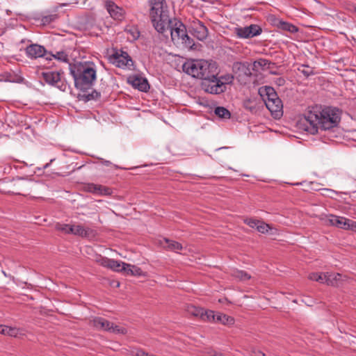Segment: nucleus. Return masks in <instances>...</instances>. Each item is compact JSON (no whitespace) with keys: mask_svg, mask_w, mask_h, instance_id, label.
I'll list each match as a JSON object with an SVG mask.
<instances>
[{"mask_svg":"<svg viewBox=\"0 0 356 356\" xmlns=\"http://www.w3.org/2000/svg\"><path fill=\"white\" fill-rule=\"evenodd\" d=\"M341 114V110L337 107L315 106L305 114L299 124L305 131L316 134L318 129L325 131L337 127Z\"/></svg>","mask_w":356,"mask_h":356,"instance_id":"1","label":"nucleus"},{"mask_svg":"<svg viewBox=\"0 0 356 356\" xmlns=\"http://www.w3.org/2000/svg\"><path fill=\"white\" fill-rule=\"evenodd\" d=\"M70 69L76 89L86 92L93 86L97 76L95 66L86 63H77L70 65Z\"/></svg>","mask_w":356,"mask_h":356,"instance_id":"2","label":"nucleus"},{"mask_svg":"<svg viewBox=\"0 0 356 356\" xmlns=\"http://www.w3.org/2000/svg\"><path fill=\"white\" fill-rule=\"evenodd\" d=\"M149 17L157 32L164 34L166 27L172 23L165 0H149Z\"/></svg>","mask_w":356,"mask_h":356,"instance_id":"3","label":"nucleus"},{"mask_svg":"<svg viewBox=\"0 0 356 356\" xmlns=\"http://www.w3.org/2000/svg\"><path fill=\"white\" fill-rule=\"evenodd\" d=\"M182 69L185 73L193 77L203 80L211 76L213 77L217 66L214 62H209L205 60H191L185 62L182 65Z\"/></svg>","mask_w":356,"mask_h":356,"instance_id":"4","label":"nucleus"},{"mask_svg":"<svg viewBox=\"0 0 356 356\" xmlns=\"http://www.w3.org/2000/svg\"><path fill=\"white\" fill-rule=\"evenodd\" d=\"M63 72L47 70L42 72L44 81L52 86H55L61 91H66L67 84L63 79Z\"/></svg>","mask_w":356,"mask_h":356,"instance_id":"5","label":"nucleus"},{"mask_svg":"<svg viewBox=\"0 0 356 356\" xmlns=\"http://www.w3.org/2000/svg\"><path fill=\"white\" fill-rule=\"evenodd\" d=\"M92 325L97 330L111 333L125 334L127 332L125 327L115 325L102 317H95L93 318Z\"/></svg>","mask_w":356,"mask_h":356,"instance_id":"6","label":"nucleus"},{"mask_svg":"<svg viewBox=\"0 0 356 356\" xmlns=\"http://www.w3.org/2000/svg\"><path fill=\"white\" fill-rule=\"evenodd\" d=\"M218 72L217 70L213 74V77L211 76L209 78H205L202 80L201 86L202 88L208 93L210 94H221L226 90L227 87L223 86V83L218 80L217 77Z\"/></svg>","mask_w":356,"mask_h":356,"instance_id":"7","label":"nucleus"},{"mask_svg":"<svg viewBox=\"0 0 356 356\" xmlns=\"http://www.w3.org/2000/svg\"><path fill=\"white\" fill-rule=\"evenodd\" d=\"M234 76L241 84H245L252 75L250 64L248 62H235L232 65Z\"/></svg>","mask_w":356,"mask_h":356,"instance_id":"8","label":"nucleus"},{"mask_svg":"<svg viewBox=\"0 0 356 356\" xmlns=\"http://www.w3.org/2000/svg\"><path fill=\"white\" fill-rule=\"evenodd\" d=\"M170 31L171 39L174 43L180 44V42L183 41L184 37H186V29L184 24L176 19H172V23L166 27L165 32Z\"/></svg>","mask_w":356,"mask_h":356,"instance_id":"9","label":"nucleus"},{"mask_svg":"<svg viewBox=\"0 0 356 356\" xmlns=\"http://www.w3.org/2000/svg\"><path fill=\"white\" fill-rule=\"evenodd\" d=\"M111 62L118 67L131 70L134 61L127 52L123 51H115L110 58Z\"/></svg>","mask_w":356,"mask_h":356,"instance_id":"10","label":"nucleus"},{"mask_svg":"<svg viewBox=\"0 0 356 356\" xmlns=\"http://www.w3.org/2000/svg\"><path fill=\"white\" fill-rule=\"evenodd\" d=\"M26 55L31 59H36L40 57H45L47 60H51L48 56L46 49L38 44H31L25 49Z\"/></svg>","mask_w":356,"mask_h":356,"instance_id":"11","label":"nucleus"},{"mask_svg":"<svg viewBox=\"0 0 356 356\" xmlns=\"http://www.w3.org/2000/svg\"><path fill=\"white\" fill-rule=\"evenodd\" d=\"M267 108L271 112L275 118H279L282 115L283 105L281 99L276 97L272 100H264Z\"/></svg>","mask_w":356,"mask_h":356,"instance_id":"12","label":"nucleus"},{"mask_svg":"<svg viewBox=\"0 0 356 356\" xmlns=\"http://www.w3.org/2000/svg\"><path fill=\"white\" fill-rule=\"evenodd\" d=\"M105 8L111 17L117 20H122L123 18V10L110 0L105 1Z\"/></svg>","mask_w":356,"mask_h":356,"instance_id":"13","label":"nucleus"},{"mask_svg":"<svg viewBox=\"0 0 356 356\" xmlns=\"http://www.w3.org/2000/svg\"><path fill=\"white\" fill-rule=\"evenodd\" d=\"M71 234L81 237H93L95 235V231L90 227H86L81 225H72Z\"/></svg>","mask_w":356,"mask_h":356,"instance_id":"14","label":"nucleus"},{"mask_svg":"<svg viewBox=\"0 0 356 356\" xmlns=\"http://www.w3.org/2000/svg\"><path fill=\"white\" fill-rule=\"evenodd\" d=\"M326 280L325 284L328 286H338L346 278V275L341 273L327 272L325 273Z\"/></svg>","mask_w":356,"mask_h":356,"instance_id":"15","label":"nucleus"},{"mask_svg":"<svg viewBox=\"0 0 356 356\" xmlns=\"http://www.w3.org/2000/svg\"><path fill=\"white\" fill-rule=\"evenodd\" d=\"M129 82L134 88H137L142 92H147L149 88L147 80L140 76H131L129 79Z\"/></svg>","mask_w":356,"mask_h":356,"instance_id":"16","label":"nucleus"},{"mask_svg":"<svg viewBox=\"0 0 356 356\" xmlns=\"http://www.w3.org/2000/svg\"><path fill=\"white\" fill-rule=\"evenodd\" d=\"M335 227L343 229L356 230V222L345 217L337 216Z\"/></svg>","mask_w":356,"mask_h":356,"instance_id":"17","label":"nucleus"},{"mask_svg":"<svg viewBox=\"0 0 356 356\" xmlns=\"http://www.w3.org/2000/svg\"><path fill=\"white\" fill-rule=\"evenodd\" d=\"M86 188L87 191L94 194L107 195L111 193V189L110 188L95 184H88Z\"/></svg>","mask_w":356,"mask_h":356,"instance_id":"18","label":"nucleus"},{"mask_svg":"<svg viewBox=\"0 0 356 356\" xmlns=\"http://www.w3.org/2000/svg\"><path fill=\"white\" fill-rule=\"evenodd\" d=\"M163 241L166 244L165 248L174 251L175 252H178L179 251L183 249V246L181 243L179 242L170 240L168 238H164Z\"/></svg>","mask_w":356,"mask_h":356,"instance_id":"19","label":"nucleus"},{"mask_svg":"<svg viewBox=\"0 0 356 356\" xmlns=\"http://www.w3.org/2000/svg\"><path fill=\"white\" fill-rule=\"evenodd\" d=\"M215 322H219L223 325H230L234 324V318H232L229 316H227L226 314L218 313L216 314Z\"/></svg>","mask_w":356,"mask_h":356,"instance_id":"20","label":"nucleus"},{"mask_svg":"<svg viewBox=\"0 0 356 356\" xmlns=\"http://www.w3.org/2000/svg\"><path fill=\"white\" fill-rule=\"evenodd\" d=\"M207 35V28L202 24H200V26L195 29V35L200 40H204L206 39Z\"/></svg>","mask_w":356,"mask_h":356,"instance_id":"21","label":"nucleus"},{"mask_svg":"<svg viewBox=\"0 0 356 356\" xmlns=\"http://www.w3.org/2000/svg\"><path fill=\"white\" fill-rule=\"evenodd\" d=\"M48 56L51 59L54 58V59L63 62V63H69V57L68 55L65 51H57L55 54L51 53L48 54Z\"/></svg>","mask_w":356,"mask_h":356,"instance_id":"22","label":"nucleus"},{"mask_svg":"<svg viewBox=\"0 0 356 356\" xmlns=\"http://www.w3.org/2000/svg\"><path fill=\"white\" fill-rule=\"evenodd\" d=\"M214 113L222 119H229L231 117L229 110L222 106H217L214 110Z\"/></svg>","mask_w":356,"mask_h":356,"instance_id":"23","label":"nucleus"},{"mask_svg":"<svg viewBox=\"0 0 356 356\" xmlns=\"http://www.w3.org/2000/svg\"><path fill=\"white\" fill-rule=\"evenodd\" d=\"M232 276L240 281H246L251 278V275L247 272L241 270H234L232 273Z\"/></svg>","mask_w":356,"mask_h":356,"instance_id":"24","label":"nucleus"},{"mask_svg":"<svg viewBox=\"0 0 356 356\" xmlns=\"http://www.w3.org/2000/svg\"><path fill=\"white\" fill-rule=\"evenodd\" d=\"M203 310L204 309L193 305H188L186 308V311L188 314L200 318L202 315Z\"/></svg>","mask_w":356,"mask_h":356,"instance_id":"25","label":"nucleus"},{"mask_svg":"<svg viewBox=\"0 0 356 356\" xmlns=\"http://www.w3.org/2000/svg\"><path fill=\"white\" fill-rule=\"evenodd\" d=\"M308 279L321 284H325L326 280L325 273H311L308 275Z\"/></svg>","mask_w":356,"mask_h":356,"instance_id":"26","label":"nucleus"},{"mask_svg":"<svg viewBox=\"0 0 356 356\" xmlns=\"http://www.w3.org/2000/svg\"><path fill=\"white\" fill-rule=\"evenodd\" d=\"M278 27L282 30L286 31L292 33H296L298 31V28L296 26L286 22H280Z\"/></svg>","mask_w":356,"mask_h":356,"instance_id":"27","label":"nucleus"},{"mask_svg":"<svg viewBox=\"0 0 356 356\" xmlns=\"http://www.w3.org/2000/svg\"><path fill=\"white\" fill-rule=\"evenodd\" d=\"M19 332V330L17 327H12L4 325L3 329L1 330V334L8 335L10 337H17Z\"/></svg>","mask_w":356,"mask_h":356,"instance_id":"28","label":"nucleus"},{"mask_svg":"<svg viewBox=\"0 0 356 356\" xmlns=\"http://www.w3.org/2000/svg\"><path fill=\"white\" fill-rule=\"evenodd\" d=\"M234 33L240 38H250L248 31V26L245 27L235 28Z\"/></svg>","mask_w":356,"mask_h":356,"instance_id":"29","label":"nucleus"},{"mask_svg":"<svg viewBox=\"0 0 356 356\" xmlns=\"http://www.w3.org/2000/svg\"><path fill=\"white\" fill-rule=\"evenodd\" d=\"M268 61L265 59H259L255 60L252 64H250L252 71L258 72L261 68L267 65Z\"/></svg>","mask_w":356,"mask_h":356,"instance_id":"30","label":"nucleus"},{"mask_svg":"<svg viewBox=\"0 0 356 356\" xmlns=\"http://www.w3.org/2000/svg\"><path fill=\"white\" fill-rule=\"evenodd\" d=\"M248 31H249V34L250 35V38H251L254 36H257V35H260L262 32V29L257 24H251V25L248 26Z\"/></svg>","mask_w":356,"mask_h":356,"instance_id":"31","label":"nucleus"},{"mask_svg":"<svg viewBox=\"0 0 356 356\" xmlns=\"http://www.w3.org/2000/svg\"><path fill=\"white\" fill-rule=\"evenodd\" d=\"M216 314L211 310H203L202 315L200 318L203 321H216Z\"/></svg>","mask_w":356,"mask_h":356,"instance_id":"32","label":"nucleus"},{"mask_svg":"<svg viewBox=\"0 0 356 356\" xmlns=\"http://www.w3.org/2000/svg\"><path fill=\"white\" fill-rule=\"evenodd\" d=\"M125 31L127 33L130 34L131 38L129 39L132 40H136L140 37V31L137 27L129 26L127 27Z\"/></svg>","mask_w":356,"mask_h":356,"instance_id":"33","label":"nucleus"},{"mask_svg":"<svg viewBox=\"0 0 356 356\" xmlns=\"http://www.w3.org/2000/svg\"><path fill=\"white\" fill-rule=\"evenodd\" d=\"M71 226L72 225L67 224L57 223L55 225V229L64 234H71V232H72Z\"/></svg>","mask_w":356,"mask_h":356,"instance_id":"34","label":"nucleus"},{"mask_svg":"<svg viewBox=\"0 0 356 356\" xmlns=\"http://www.w3.org/2000/svg\"><path fill=\"white\" fill-rule=\"evenodd\" d=\"M265 92L266 97L264 100H272L276 97H278L274 88L270 86H266Z\"/></svg>","mask_w":356,"mask_h":356,"instance_id":"35","label":"nucleus"},{"mask_svg":"<svg viewBox=\"0 0 356 356\" xmlns=\"http://www.w3.org/2000/svg\"><path fill=\"white\" fill-rule=\"evenodd\" d=\"M298 71L302 73L305 77H309V76L314 74V71L312 67L302 65L300 67H298Z\"/></svg>","mask_w":356,"mask_h":356,"instance_id":"36","label":"nucleus"},{"mask_svg":"<svg viewBox=\"0 0 356 356\" xmlns=\"http://www.w3.org/2000/svg\"><path fill=\"white\" fill-rule=\"evenodd\" d=\"M234 76L232 74H226L220 76V77H218V80L219 81V83L220 82L223 83V86L226 87L227 84L232 83L234 80Z\"/></svg>","mask_w":356,"mask_h":356,"instance_id":"37","label":"nucleus"},{"mask_svg":"<svg viewBox=\"0 0 356 356\" xmlns=\"http://www.w3.org/2000/svg\"><path fill=\"white\" fill-rule=\"evenodd\" d=\"M124 262L111 259L110 261L109 268L117 272H122V264Z\"/></svg>","mask_w":356,"mask_h":356,"instance_id":"38","label":"nucleus"},{"mask_svg":"<svg viewBox=\"0 0 356 356\" xmlns=\"http://www.w3.org/2000/svg\"><path fill=\"white\" fill-rule=\"evenodd\" d=\"M184 40L180 42V44H183L185 47L193 49L195 43L193 40L190 38L188 34H186V37L183 38Z\"/></svg>","mask_w":356,"mask_h":356,"instance_id":"39","label":"nucleus"},{"mask_svg":"<svg viewBox=\"0 0 356 356\" xmlns=\"http://www.w3.org/2000/svg\"><path fill=\"white\" fill-rule=\"evenodd\" d=\"M257 229L261 234H266L268 232L269 229H270V227L268 224L259 221L258 226H257Z\"/></svg>","mask_w":356,"mask_h":356,"instance_id":"40","label":"nucleus"},{"mask_svg":"<svg viewBox=\"0 0 356 356\" xmlns=\"http://www.w3.org/2000/svg\"><path fill=\"white\" fill-rule=\"evenodd\" d=\"M337 220V216L333 214L326 215L323 218V220L327 225L335 226V221Z\"/></svg>","mask_w":356,"mask_h":356,"instance_id":"41","label":"nucleus"},{"mask_svg":"<svg viewBox=\"0 0 356 356\" xmlns=\"http://www.w3.org/2000/svg\"><path fill=\"white\" fill-rule=\"evenodd\" d=\"M110 261H111V259H108L106 257H100L97 260V262L98 264H99L101 266H102L104 267H106L108 268H109Z\"/></svg>","mask_w":356,"mask_h":356,"instance_id":"42","label":"nucleus"},{"mask_svg":"<svg viewBox=\"0 0 356 356\" xmlns=\"http://www.w3.org/2000/svg\"><path fill=\"white\" fill-rule=\"evenodd\" d=\"M56 18H57V15H56V14L48 15L44 16L42 18V22H43L44 24H50L51 22H54Z\"/></svg>","mask_w":356,"mask_h":356,"instance_id":"43","label":"nucleus"},{"mask_svg":"<svg viewBox=\"0 0 356 356\" xmlns=\"http://www.w3.org/2000/svg\"><path fill=\"white\" fill-rule=\"evenodd\" d=\"M244 222L252 228H256L258 226L259 220L253 218H246Z\"/></svg>","mask_w":356,"mask_h":356,"instance_id":"44","label":"nucleus"},{"mask_svg":"<svg viewBox=\"0 0 356 356\" xmlns=\"http://www.w3.org/2000/svg\"><path fill=\"white\" fill-rule=\"evenodd\" d=\"M134 266L123 263L122 264V272H124L127 275H131V271H133V268Z\"/></svg>","mask_w":356,"mask_h":356,"instance_id":"45","label":"nucleus"},{"mask_svg":"<svg viewBox=\"0 0 356 356\" xmlns=\"http://www.w3.org/2000/svg\"><path fill=\"white\" fill-rule=\"evenodd\" d=\"M250 356H265V354L261 350L254 348L250 353Z\"/></svg>","mask_w":356,"mask_h":356,"instance_id":"46","label":"nucleus"},{"mask_svg":"<svg viewBox=\"0 0 356 356\" xmlns=\"http://www.w3.org/2000/svg\"><path fill=\"white\" fill-rule=\"evenodd\" d=\"M142 270L137 267V266H134L133 268V271H131V275H142Z\"/></svg>","mask_w":356,"mask_h":356,"instance_id":"47","label":"nucleus"},{"mask_svg":"<svg viewBox=\"0 0 356 356\" xmlns=\"http://www.w3.org/2000/svg\"><path fill=\"white\" fill-rule=\"evenodd\" d=\"M205 356H226L222 353H216L212 350H209L207 353H205Z\"/></svg>","mask_w":356,"mask_h":356,"instance_id":"48","label":"nucleus"},{"mask_svg":"<svg viewBox=\"0 0 356 356\" xmlns=\"http://www.w3.org/2000/svg\"><path fill=\"white\" fill-rule=\"evenodd\" d=\"M136 356H151V355H149L147 353H145V351H143L142 350H137V352L136 353ZM152 356H155V355H152Z\"/></svg>","mask_w":356,"mask_h":356,"instance_id":"49","label":"nucleus"},{"mask_svg":"<svg viewBox=\"0 0 356 356\" xmlns=\"http://www.w3.org/2000/svg\"><path fill=\"white\" fill-rule=\"evenodd\" d=\"M103 163L106 166H109L111 164V162L109 161H104Z\"/></svg>","mask_w":356,"mask_h":356,"instance_id":"50","label":"nucleus"},{"mask_svg":"<svg viewBox=\"0 0 356 356\" xmlns=\"http://www.w3.org/2000/svg\"><path fill=\"white\" fill-rule=\"evenodd\" d=\"M50 163H47L44 165V168H47L49 166Z\"/></svg>","mask_w":356,"mask_h":356,"instance_id":"51","label":"nucleus"},{"mask_svg":"<svg viewBox=\"0 0 356 356\" xmlns=\"http://www.w3.org/2000/svg\"><path fill=\"white\" fill-rule=\"evenodd\" d=\"M2 273L4 276H6V277L7 276L6 273L4 270H2Z\"/></svg>","mask_w":356,"mask_h":356,"instance_id":"52","label":"nucleus"},{"mask_svg":"<svg viewBox=\"0 0 356 356\" xmlns=\"http://www.w3.org/2000/svg\"><path fill=\"white\" fill-rule=\"evenodd\" d=\"M161 245H163V246H164L165 248L166 247V245H165V244H163V243H161Z\"/></svg>","mask_w":356,"mask_h":356,"instance_id":"53","label":"nucleus"},{"mask_svg":"<svg viewBox=\"0 0 356 356\" xmlns=\"http://www.w3.org/2000/svg\"><path fill=\"white\" fill-rule=\"evenodd\" d=\"M161 245H163V246H164L165 248L166 247V245H165V244H163V243H161Z\"/></svg>","mask_w":356,"mask_h":356,"instance_id":"54","label":"nucleus"}]
</instances>
